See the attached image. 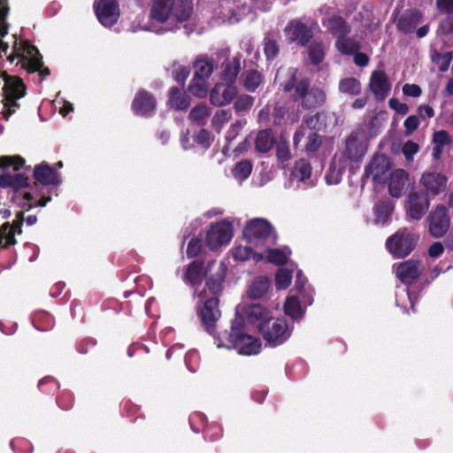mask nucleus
Here are the masks:
<instances>
[{"mask_svg": "<svg viewBox=\"0 0 453 453\" xmlns=\"http://www.w3.org/2000/svg\"><path fill=\"white\" fill-rule=\"evenodd\" d=\"M24 162L19 156H2L0 157V168L12 166L13 171L18 172ZM0 187L12 188L13 190L12 201L27 211L35 206L44 207L51 199L50 196H42L36 184L29 187L28 179L24 173H3L0 175Z\"/></svg>", "mask_w": 453, "mask_h": 453, "instance_id": "f257e3e1", "label": "nucleus"}, {"mask_svg": "<svg viewBox=\"0 0 453 453\" xmlns=\"http://www.w3.org/2000/svg\"><path fill=\"white\" fill-rule=\"evenodd\" d=\"M194 0H150L148 28L157 34L174 31L191 20Z\"/></svg>", "mask_w": 453, "mask_h": 453, "instance_id": "f03ea898", "label": "nucleus"}, {"mask_svg": "<svg viewBox=\"0 0 453 453\" xmlns=\"http://www.w3.org/2000/svg\"><path fill=\"white\" fill-rule=\"evenodd\" d=\"M276 81L280 82L283 90L288 92L295 88L294 100H301L304 109H313L322 105L326 102V93L321 88H309V81L301 78L295 68H280L276 74Z\"/></svg>", "mask_w": 453, "mask_h": 453, "instance_id": "7ed1b4c3", "label": "nucleus"}, {"mask_svg": "<svg viewBox=\"0 0 453 453\" xmlns=\"http://www.w3.org/2000/svg\"><path fill=\"white\" fill-rule=\"evenodd\" d=\"M218 349H234L240 355H257L262 349L261 341L246 332V324L242 316H234L231 321L230 330L215 337Z\"/></svg>", "mask_w": 453, "mask_h": 453, "instance_id": "20e7f679", "label": "nucleus"}, {"mask_svg": "<svg viewBox=\"0 0 453 453\" xmlns=\"http://www.w3.org/2000/svg\"><path fill=\"white\" fill-rule=\"evenodd\" d=\"M227 266L223 261L211 260L203 267L196 261L183 269L182 279L192 286L200 285L203 278L210 294L219 295L223 289Z\"/></svg>", "mask_w": 453, "mask_h": 453, "instance_id": "39448f33", "label": "nucleus"}, {"mask_svg": "<svg viewBox=\"0 0 453 453\" xmlns=\"http://www.w3.org/2000/svg\"><path fill=\"white\" fill-rule=\"evenodd\" d=\"M242 236L249 244L260 250L273 245L277 240V234L271 223L262 218L249 220L243 227Z\"/></svg>", "mask_w": 453, "mask_h": 453, "instance_id": "423d86ee", "label": "nucleus"}, {"mask_svg": "<svg viewBox=\"0 0 453 453\" xmlns=\"http://www.w3.org/2000/svg\"><path fill=\"white\" fill-rule=\"evenodd\" d=\"M7 58L10 62L18 59L17 64H20L21 67L28 72L38 71L42 66V57L38 50L27 41L18 39L15 35L12 36V50Z\"/></svg>", "mask_w": 453, "mask_h": 453, "instance_id": "0eeeda50", "label": "nucleus"}, {"mask_svg": "<svg viewBox=\"0 0 453 453\" xmlns=\"http://www.w3.org/2000/svg\"><path fill=\"white\" fill-rule=\"evenodd\" d=\"M195 295L199 298L198 316L205 330L213 334L216 330V324L221 316L218 295L211 294V296H209L207 290L199 291L198 289L195 290Z\"/></svg>", "mask_w": 453, "mask_h": 453, "instance_id": "6e6552de", "label": "nucleus"}, {"mask_svg": "<svg viewBox=\"0 0 453 453\" xmlns=\"http://www.w3.org/2000/svg\"><path fill=\"white\" fill-rule=\"evenodd\" d=\"M323 25L336 35L335 47L343 55H352L358 51L359 43L349 36V27L340 17H331L323 20Z\"/></svg>", "mask_w": 453, "mask_h": 453, "instance_id": "1a4fd4ad", "label": "nucleus"}, {"mask_svg": "<svg viewBox=\"0 0 453 453\" xmlns=\"http://www.w3.org/2000/svg\"><path fill=\"white\" fill-rule=\"evenodd\" d=\"M266 344L271 347H277L286 342L292 334V328L288 326L286 319L273 317L261 326L258 332Z\"/></svg>", "mask_w": 453, "mask_h": 453, "instance_id": "9d476101", "label": "nucleus"}, {"mask_svg": "<svg viewBox=\"0 0 453 453\" xmlns=\"http://www.w3.org/2000/svg\"><path fill=\"white\" fill-rule=\"evenodd\" d=\"M419 235L408 228H401L388 237L386 245L389 253L400 258L408 256L415 248Z\"/></svg>", "mask_w": 453, "mask_h": 453, "instance_id": "9b49d317", "label": "nucleus"}, {"mask_svg": "<svg viewBox=\"0 0 453 453\" xmlns=\"http://www.w3.org/2000/svg\"><path fill=\"white\" fill-rule=\"evenodd\" d=\"M235 316H242L245 324L254 326L257 331L272 318V311L260 303H240L236 306Z\"/></svg>", "mask_w": 453, "mask_h": 453, "instance_id": "f8f14e48", "label": "nucleus"}, {"mask_svg": "<svg viewBox=\"0 0 453 453\" xmlns=\"http://www.w3.org/2000/svg\"><path fill=\"white\" fill-rule=\"evenodd\" d=\"M233 236V222L228 219H223L210 226L206 233L205 241L211 250H216L222 246L227 245Z\"/></svg>", "mask_w": 453, "mask_h": 453, "instance_id": "ddd939ff", "label": "nucleus"}, {"mask_svg": "<svg viewBox=\"0 0 453 453\" xmlns=\"http://www.w3.org/2000/svg\"><path fill=\"white\" fill-rule=\"evenodd\" d=\"M429 234L434 238L442 237L450 226V217L443 205L436 206L426 218Z\"/></svg>", "mask_w": 453, "mask_h": 453, "instance_id": "4468645a", "label": "nucleus"}, {"mask_svg": "<svg viewBox=\"0 0 453 453\" xmlns=\"http://www.w3.org/2000/svg\"><path fill=\"white\" fill-rule=\"evenodd\" d=\"M391 163L384 155L374 156L365 167V177L375 183H382L391 173Z\"/></svg>", "mask_w": 453, "mask_h": 453, "instance_id": "2eb2a0df", "label": "nucleus"}, {"mask_svg": "<svg viewBox=\"0 0 453 453\" xmlns=\"http://www.w3.org/2000/svg\"><path fill=\"white\" fill-rule=\"evenodd\" d=\"M368 142L365 132L357 131L352 133L346 142V154L344 157L349 162L360 161L366 153Z\"/></svg>", "mask_w": 453, "mask_h": 453, "instance_id": "dca6fc26", "label": "nucleus"}, {"mask_svg": "<svg viewBox=\"0 0 453 453\" xmlns=\"http://www.w3.org/2000/svg\"><path fill=\"white\" fill-rule=\"evenodd\" d=\"M317 24L311 22L309 25L299 20H293L288 23L285 28V34L288 40L298 42L304 45L309 42L313 35V29L317 28Z\"/></svg>", "mask_w": 453, "mask_h": 453, "instance_id": "f3484780", "label": "nucleus"}, {"mask_svg": "<svg viewBox=\"0 0 453 453\" xmlns=\"http://www.w3.org/2000/svg\"><path fill=\"white\" fill-rule=\"evenodd\" d=\"M95 11L99 22L104 27H111L119 17L116 0H100L95 4Z\"/></svg>", "mask_w": 453, "mask_h": 453, "instance_id": "a211bd4d", "label": "nucleus"}, {"mask_svg": "<svg viewBox=\"0 0 453 453\" xmlns=\"http://www.w3.org/2000/svg\"><path fill=\"white\" fill-rule=\"evenodd\" d=\"M420 183L428 194L437 196L446 190L448 179L440 173L426 171L422 174Z\"/></svg>", "mask_w": 453, "mask_h": 453, "instance_id": "6ab92c4d", "label": "nucleus"}, {"mask_svg": "<svg viewBox=\"0 0 453 453\" xmlns=\"http://www.w3.org/2000/svg\"><path fill=\"white\" fill-rule=\"evenodd\" d=\"M429 208L427 196L420 193H411L406 205L407 216L414 220H420Z\"/></svg>", "mask_w": 453, "mask_h": 453, "instance_id": "aec40b11", "label": "nucleus"}, {"mask_svg": "<svg viewBox=\"0 0 453 453\" xmlns=\"http://www.w3.org/2000/svg\"><path fill=\"white\" fill-rule=\"evenodd\" d=\"M237 95V88L234 84L218 83L211 91V103L216 106L229 104Z\"/></svg>", "mask_w": 453, "mask_h": 453, "instance_id": "412c9836", "label": "nucleus"}, {"mask_svg": "<svg viewBox=\"0 0 453 453\" xmlns=\"http://www.w3.org/2000/svg\"><path fill=\"white\" fill-rule=\"evenodd\" d=\"M155 108L156 100L150 93L145 90L136 93L132 103V110L134 114L147 117L155 111Z\"/></svg>", "mask_w": 453, "mask_h": 453, "instance_id": "4be33fe9", "label": "nucleus"}, {"mask_svg": "<svg viewBox=\"0 0 453 453\" xmlns=\"http://www.w3.org/2000/svg\"><path fill=\"white\" fill-rule=\"evenodd\" d=\"M424 267L419 261L407 260L400 263L396 267L397 278L405 284H408L419 277Z\"/></svg>", "mask_w": 453, "mask_h": 453, "instance_id": "5701e85b", "label": "nucleus"}, {"mask_svg": "<svg viewBox=\"0 0 453 453\" xmlns=\"http://www.w3.org/2000/svg\"><path fill=\"white\" fill-rule=\"evenodd\" d=\"M369 87L377 100H384L391 89V84L386 73L382 71L372 72Z\"/></svg>", "mask_w": 453, "mask_h": 453, "instance_id": "b1692460", "label": "nucleus"}, {"mask_svg": "<svg viewBox=\"0 0 453 453\" xmlns=\"http://www.w3.org/2000/svg\"><path fill=\"white\" fill-rule=\"evenodd\" d=\"M231 255L236 262L252 261L258 263L263 260L264 254L260 249L254 248L253 245H236L231 250Z\"/></svg>", "mask_w": 453, "mask_h": 453, "instance_id": "393cba45", "label": "nucleus"}, {"mask_svg": "<svg viewBox=\"0 0 453 453\" xmlns=\"http://www.w3.org/2000/svg\"><path fill=\"white\" fill-rule=\"evenodd\" d=\"M24 220L23 212L19 211L17 213V220L10 225L8 222L3 223L0 226V246L7 247L16 243L15 234H20V225Z\"/></svg>", "mask_w": 453, "mask_h": 453, "instance_id": "a878e982", "label": "nucleus"}, {"mask_svg": "<svg viewBox=\"0 0 453 453\" xmlns=\"http://www.w3.org/2000/svg\"><path fill=\"white\" fill-rule=\"evenodd\" d=\"M348 165V160L344 157V155L342 153L336 154L326 174V183L329 185H336L340 183L342 174Z\"/></svg>", "mask_w": 453, "mask_h": 453, "instance_id": "bb28decb", "label": "nucleus"}, {"mask_svg": "<svg viewBox=\"0 0 453 453\" xmlns=\"http://www.w3.org/2000/svg\"><path fill=\"white\" fill-rule=\"evenodd\" d=\"M388 177V190L390 195L396 198L402 196L408 184V173L403 169H396L392 172Z\"/></svg>", "mask_w": 453, "mask_h": 453, "instance_id": "cd10ccee", "label": "nucleus"}, {"mask_svg": "<svg viewBox=\"0 0 453 453\" xmlns=\"http://www.w3.org/2000/svg\"><path fill=\"white\" fill-rule=\"evenodd\" d=\"M34 177L42 185H58L60 182L58 173L45 163L35 166Z\"/></svg>", "mask_w": 453, "mask_h": 453, "instance_id": "c85d7f7f", "label": "nucleus"}, {"mask_svg": "<svg viewBox=\"0 0 453 453\" xmlns=\"http://www.w3.org/2000/svg\"><path fill=\"white\" fill-rule=\"evenodd\" d=\"M304 306L300 303V300L296 296H287L283 303L284 313L293 320H300L305 313V308L308 306L305 302Z\"/></svg>", "mask_w": 453, "mask_h": 453, "instance_id": "c756f323", "label": "nucleus"}, {"mask_svg": "<svg viewBox=\"0 0 453 453\" xmlns=\"http://www.w3.org/2000/svg\"><path fill=\"white\" fill-rule=\"evenodd\" d=\"M422 15L416 11L406 12L396 20V26L403 33H411L421 22Z\"/></svg>", "mask_w": 453, "mask_h": 453, "instance_id": "7c9ffc66", "label": "nucleus"}, {"mask_svg": "<svg viewBox=\"0 0 453 453\" xmlns=\"http://www.w3.org/2000/svg\"><path fill=\"white\" fill-rule=\"evenodd\" d=\"M394 204L389 200L379 201L373 207L374 223L377 225H386L394 211Z\"/></svg>", "mask_w": 453, "mask_h": 453, "instance_id": "2f4dec72", "label": "nucleus"}, {"mask_svg": "<svg viewBox=\"0 0 453 453\" xmlns=\"http://www.w3.org/2000/svg\"><path fill=\"white\" fill-rule=\"evenodd\" d=\"M270 288V280L265 276L255 278L247 289V295L251 299H260L268 291Z\"/></svg>", "mask_w": 453, "mask_h": 453, "instance_id": "473e14b6", "label": "nucleus"}, {"mask_svg": "<svg viewBox=\"0 0 453 453\" xmlns=\"http://www.w3.org/2000/svg\"><path fill=\"white\" fill-rule=\"evenodd\" d=\"M261 251L264 254L263 260L278 265L286 263L290 255V250L288 248L279 250L271 249V246H265Z\"/></svg>", "mask_w": 453, "mask_h": 453, "instance_id": "72a5a7b5", "label": "nucleus"}, {"mask_svg": "<svg viewBox=\"0 0 453 453\" xmlns=\"http://www.w3.org/2000/svg\"><path fill=\"white\" fill-rule=\"evenodd\" d=\"M169 104L177 110H185L190 102L188 96L179 88H173L170 91Z\"/></svg>", "mask_w": 453, "mask_h": 453, "instance_id": "f704fd0d", "label": "nucleus"}, {"mask_svg": "<svg viewBox=\"0 0 453 453\" xmlns=\"http://www.w3.org/2000/svg\"><path fill=\"white\" fill-rule=\"evenodd\" d=\"M311 174L310 164L305 160H299L296 163L295 167L291 173L294 180L301 182H306Z\"/></svg>", "mask_w": 453, "mask_h": 453, "instance_id": "c9c22d12", "label": "nucleus"}, {"mask_svg": "<svg viewBox=\"0 0 453 453\" xmlns=\"http://www.w3.org/2000/svg\"><path fill=\"white\" fill-rule=\"evenodd\" d=\"M274 144V137L270 130H263L257 134L256 148L260 152L269 151Z\"/></svg>", "mask_w": 453, "mask_h": 453, "instance_id": "e433bc0d", "label": "nucleus"}, {"mask_svg": "<svg viewBox=\"0 0 453 453\" xmlns=\"http://www.w3.org/2000/svg\"><path fill=\"white\" fill-rule=\"evenodd\" d=\"M209 80L194 77L191 80L188 87L189 92L195 96L203 98L208 94Z\"/></svg>", "mask_w": 453, "mask_h": 453, "instance_id": "4c0bfd02", "label": "nucleus"}, {"mask_svg": "<svg viewBox=\"0 0 453 453\" xmlns=\"http://www.w3.org/2000/svg\"><path fill=\"white\" fill-rule=\"evenodd\" d=\"M194 67V77L197 78L209 80L213 72V66L211 63L204 58H198L195 62Z\"/></svg>", "mask_w": 453, "mask_h": 453, "instance_id": "58836bf2", "label": "nucleus"}, {"mask_svg": "<svg viewBox=\"0 0 453 453\" xmlns=\"http://www.w3.org/2000/svg\"><path fill=\"white\" fill-rule=\"evenodd\" d=\"M339 89L342 93L357 96L361 92V83L355 78H345L340 81Z\"/></svg>", "mask_w": 453, "mask_h": 453, "instance_id": "ea45409f", "label": "nucleus"}, {"mask_svg": "<svg viewBox=\"0 0 453 453\" xmlns=\"http://www.w3.org/2000/svg\"><path fill=\"white\" fill-rule=\"evenodd\" d=\"M306 279L303 275L302 272H298L296 273V280L295 288L301 295L303 302L306 303L307 305H311L312 303V295L311 291L309 288H305Z\"/></svg>", "mask_w": 453, "mask_h": 453, "instance_id": "a19ab883", "label": "nucleus"}, {"mask_svg": "<svg viewBox=\"0 0 453 453\" xmlns=\"http://www.w3.org/2000/svg\"><path fill=\"white\" fill-rule=\"evenodd\" d=\"M293 272L287 268H280L275 274V286L279 290L287 289L292 282Z\"/></svg>", "mask_w": 453, "mask_h": 453, "instance_id": "79ce46f5", "label": "nucleus"}, {"mask_svg": "<svg viewBox=\"0 0 453 453\" xmlns=\"http://www.w3.org/2000/svg\"><path fill=\"white\" fill-rule=\"evenodd\" d=\"M241 69L240 61L236 58H234L228 61L223 72V78L227 83L233 84L234 81L237 77Z\"/></svg>", "mask_w": 453, "mask_h": 453, "instance_id": "37998d69", "label": "nucleus"}, {"mask_svg": "<svg viewBox=\"0 0 453 453\" xmlns=\"http://www.w3.org/2000/svg\"><path fill=\"white\" fill-rule=\"evenodd\" d=\"M252 172V165L249 161L239 162L232 170L233 176L238 181L246 180Z\"/></svg>", "mask_w": 453, "mask_h": 453, "instance_id": "c03bdc74", "label": "nucleus"}, {"mask_svg": "<svg viewBox=\"0 0 453 453\" xmlns=\"http://www.w3.org/2000/svg\"><path fill=\"white\" fill-rule=\"evenodd\" d=\"M210 115V111L207 105L205 104H198L189 113L190 120L194 122H197L199 124H203L208 119Z\"/></svg>", "mask_w": 453, "mask_h": 453, "instance_id": "a18cd8bd", "label": "nucleus"}, {"mask_svg": "<svg viewBox=\"0 0 453 453\" xmlns=\"http://www.w3.org/2000/svg\"><path fill=\"white\" fill-rule=\"evenodd\" d=\"M262 81V76L258 72L249 71L245 75L244 87L250 91H254L261 85Z\"/></svg>", "mask_w": 453, "mask_h": 453, "instance_id": "49530a36", "label": "nucleus"}, {"mask_svg": "<svg viewBox=\"0 0 453 453\" xmlns=\"http://www.w3.org/2000/svg\"><path fill=\"white\" fill-rule=\"evenodd\" d=\"M309 57L312 64H319L325 57V48L320 42H313L309 48Z\"/></svg>", "mask_w": 453, "mask_h": 453, "instance_id": "de8ad7c7", "label": "nucleus"}, {"mask_svg": "<svg viewBox=\"0 0 453 453\" xmlns=\"http://www.w3.org/2000/svg\"><path fill=\"white\" fill-rule=\"evenodd\" d=\"M431 57L432 61L439 66V69L441 72L448 70L452 60V54L450 52H446L443 54L433 52Z\"/></svg>", "mask_w": 453, "mask_h": 453, "instance_id": "09e8293b", "label": "nucleus"}, {"mask_svg": "<svg viewBox=\"0 0 453 453\" xmlns=\"http://www.w3.org/2000/svg\"><path fill=\"white\" fill-rule=\"evenodd\" d=\"M326 114H325L324 112H320L315 115L309 116L306 119L305 122L310 128L321 130L326 127Z\"/></svg>", "mask_w": 453, "mask_h": 453, "instance_id": "8fccbe9b", "label": "nucleus"}, {"mask_svg": "<svg viewBox=\"0 0 453 453\" xmlns=\"http://www.w3.org/2000/svg\"><path fill=\"white\" fill-rule=\"evenodd\" d=\"M231 113L226 110H220L216 112L212 119V125L214 128L219 132L222 127L229 121Z\"/></svg>", "mask_w": 453, "mask_h": 453, "instance_id": "3c124183", "label": "nucleus"}, {"mask_svg": "<svg viewBox=\"0 0 453 453\" xmlns=\"http://www.w3.org/2000/svg\"><path fill=\"white\" fill-rule=\"evenodd\" d=\"M253 102V97L247 95H242L237 97L234 103V108L237 112H246L251 108Z\"/></svg>", "mask_w": 453, "mask_h": 453, "instance_id": "603ef678", "label": "nucleus"}, {"mask_svg": "<svg viewBox=\"0 0 453 453\" xmlns=\"http://www.w3.org/2000/svg\"><path fill=\"white\" fill-rule=\"evenodd\" d=\"M419 145L412 141L406 142L402 149L406 160L412 161L414 156L418 152Z\"/></svg>", "mask_w": 453, "mask_h": 453, "instance_id": "864d4df0", "label": "nucleus"}, {"mask_svg": "<svg viewBox=\"0 0 453 453\" xmlns=\"http://www.w3.org/2000/svg\"><path fill=\"white\" fill-rule=\"evenodd\" d=\"M9 7L7 0H0V35L3 36L7 34V26L5 24V18L8 14Z\"/></svg>", "mask_w": 453, "mask_h": 453, "instance_id": "5fc2aeb1", "label": "nucleus"}, {"mask_svg": "<svg viewBox=\"0 0 453 453\" xmlns=\"http://www.w3.org/2000/svg\"><path fill=\"white\" fill-rule=\"evenodd\" d=\"M277 157L281 163L288 161L291 157L288 145L285 142H280L277 145Z\"/></svg>", "mask_w": 453, "mask_h": 453, "instance_id": "6e6d98bb", "label": "nucleus"}, {"mask_svg": "<svg viewBox=\"0 0 453 453\" xmlns=\"http://www.w3.org/2000/svg\"><path fill=\"white\" fill-rule=\"evenodd\" d=\"M419 125V121L417 116L411 115L409 116L403 123L404 128H405V134L410 135L411 134Z\"/></svg>", "mask_w": 453, "mask_h": 453, "instance_id": "4d7b16f0", "label": "nucleus"}, {"mask_svg": "<svg viewBox=\"0 0 453 453\" xmlns=\"http://www.w3.org/2000/svg\"><path fill=\"white\" fill-rule=\"evenodd\" d=\"M202 249V242L199 239L193 238L189 241L187 248V255L194 257L199 254Z\"/></svg>", "mask_w": 453, "mask_h": 453, "instance_id": "13d9d810", "label": "nucleus"}, {"mask_svg": "<svg viewBox=\"0 0 453 453\" xmlns=\"http://www.w3.org/2000/svg\"><path fill=\"white\" fill-rule=\"evenodd\" d=\"M433 141L438 146H444L451 142V138L446 131L441 130L434 133Z\"/></svg>", "mask_w": 453, "mask_h": 453, "instance_id": "bf43d9fd", "label": "nucleus"}, {"mask_svg": "<svg viewBox=\"0 0 453 453\" xmlns=\"http://www.w3.org/2000/svg\"><path fill=\"white\" fill-rule=\"evenodd\" d=\"M188 74L189 70L186 66L180 65L175 66L174 78L178 82L183 84L187 80Z\"/></svg>", "mask_w": 453, "mask_h": 453, "instance_id": "052dcab7", "label": "nucleus"}, {"mask_svg": "<svg viewBox=\"0 0 453 453\" xmlns=\"http://www.w3.org/2000/svg\"><path fill=\"white\" fill-rule=\"evenodd\" d=\"M403 93L407 96L418 97L421 95L422 90L417 84H405L403 87Z\"/></svg>", "mask_w": 453, "mask_h": 453, "instance_id": "680f3d73", "label": "nucleus"}, {"mask_svg": "<svg viewBox=\"0 0 453 453\" xmlns=\"http://www.w3.org/2000/svg\"><path fill=\"white\" fill-rule=\"evenodd\" d=\"M264 50L267 58L270 59L273 58L278 54L279 49L275 42L267 40L265 42Z\"/></svg>", "mask_w": 453, "mask_h": 453, "instance_id": "e2e57ef3", "label": "nucleus"}, {"mask_svg": "<svg viewBox=\"0 0 453 453\" xmlns=\"http://www.w3.org/2000/svg\"><path fill=\"white\" fill-rule=\"evenodd\" d=\"M388 104L393 110H395L397 113L402 115H405L409 111V107L407 106V104L401 103L396 98H391L388 102Z\"/></svg>", "mask_w": 453, "mask_h": 453, "instance_id": "0e129e2a", "label": "nucleus"}, {"mask_svg": "<svg viewBox=\"0 0 453 453\" xmlns=\"http://www.w3.org/2000/svg\"><path fill=\"white\" fill-rule=\"evenodd\" d=\"M195 140L197 143L202 145L204 148H207L210 146V134L206 130H200L196 137Z\"/></svg>", "mask_w": 453, "mask_h": 453, "instance_id": "69168bd1", "label": "nucleus"}, {"mask_svg": "<svg viewBox=\"0 0 453 453\" xmlns=\"http://www.w3.org/2000/svg\"><path fill=\"white\" fill-rule=\"evenodd\" d=\"M443 245L439 242H435L429 247L428 254L431 257H438L443 253Z\"/></svg>", "mask_w": 453, "mask_h": 453, "instance_id": "338daca9", "label": "nucleus"}, {"mask_svg": "<svg viewBox=\"0 0 453 453\" xmlns=\"http://www.w3.org/2000/svg\"><path fill=\"white\" fill-rule=\"evenodd\" d=\"M320 143H321L320 137L316 134H312L309 136V142L307 143V150H309L311 151H314L319 147Z\"/></svg>", "mask_w": 453, "mask_h": 453, "instance_id": "774afa93", "label": "nucleus"}]
</instances>
